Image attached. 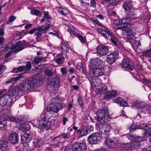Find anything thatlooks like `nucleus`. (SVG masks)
Instances as JSON below:
<instances>
[{"mask_svg": "<svg viewBox=\"0 0 151 151\" xmlns=\"http://www.w3.org/2000/svg\"><path fill=\"white\" fill-rule=\"evenodd\" d=\"M144 137H151V130H145L143 133Z\"/></svg>", "mask_w": 151, "mask_h": 151, "instance_id": "52", "label": "nucleus"}, {"mask_svg": "<svg viewBox=\"0 0 151 151\" xmlns=\"http://www.w3.org/2000/svg\"><path fill=\"white\" fill-rule=\"evenodd\" d=\"M122 67L125 71H134V68L131 65L129 60L127 59H124L122 63Z\"/></svg>", "mask_w": 151, "mask_h": 151, "instance_id": "13", "label": "nucleus"}, {"mask_svg": "<svg viewBox=\"0 0 151 151\" xmlns=\"http://www.w3.org/2000/svg\"><path fill=\"white\" fill-rule=\"evenodd\" d=\"M27 63L26 65L25 66V70L27 71H29L31 68V63L29 61L27 62Z\"/></svg>", "mask_w": 151, "mask_h": 151, "instance_id": "54", "label": "nucleus"}, {"mask_svg": "<svg viewBox=\"0 0 151 151\" xmlns=\"http://www.w3.org/2000/svg\"><path fill=\"white\" fill-rule=\"evenodd\" d=\"M70 133L68 132L66 133H63L58 136L60 138H62L64 139L68 138L70 136Z\"/></svg>", "mask_w": 151, "mask_h": 151, "instance_id": "53", "label": "nucleus"}, {"mask_svg": "<svg viewBox=\"0 0 151 151\" xmlns=\"http://www.w3.org/2000/svg\"><path fill=\"white\" fill-rule=\"evenodd\" d=\"M114 101L115 102L119 104L121 106L126 107L128 105L127 101L120 97L117 98L115 99Z\"/></svg>", "mask_w": 151, "mask_h": 151, "instance_id": "28", "label": "nucleus"}, {"mask_svg": "<svg viewBox=\"0 0 151 151\" xmlns=\"http://www.w3.org/2000/svg\"><path fill=\"white\" fill-rule=\"evenodd\" d=\"M128 36L127 38H128V40H131L132 39H133L135 38V32H134V29H128Z\"/></svg>", "mask_w": 151, "mask_h": 151, "instance_id": "37", "label": "nucleus"}, {"mask_svg": "<svg viewBox=\"0 0 151 151\" xmlns=\"http://www.w3.org/2000/svg\"><path fill=\"white\" fill-rule=\"evenodd\" d=\"M147 105V104L145 102H134L132 104V107L136 109H142V111Z\"/></svg>", "mask_w": 151, "mask_h": 151, "instance_id": "25", "label": "nucleus"}, {"mask_svg": "<svg viewBox=\"0 0 151 151\" xmlns=\"http://www.w3.org/2000/svg\"><path fill=\"white\" fill-rule=\"evenodd\" d=\"M133 142L131 143L132 149H138L140 147V142L144 140L141 137L136 136Z\"/></svg>", "mask_w": 151, "mask_h": 151, "instance_id": "15", "label": "nucleus"}, {"mask_svg": "<svg viewBox=\"0 0 151 151\" xmlns=\"http://www.w3.org/2000/svg\"><path fill=\"white\" fill-rule=\"evenodd\" d=\"M107 87L104 85H103L100 88H96L95 91L97 93L102 94L104 93L107 91Z\"/></svg>", "mask_w": 151, "mask_h": 151, "instance_id": "33", "label": "nucleus"}, {"mask_svg": "<svg viewBox=\"0 0 151 151\" xmlns=\"http://www.w3.org/2000/svg\"><path fill=\"white\" fill-rule=\"evenodd\" d=\"M7 142L5 141H0V151H5L8 147Z\"/></svg>", "mask_w": 151, "mask_h": 151, "instance_id": "35", "label": "nucleus"}, {"mask_svg": "<svg viewBox=\"0 0 151 151\" xmlns=\"http://www.w3.org/2000/svg\"><path fill=\"white\" fill-rule=\"evenodd\" d=\"M119 53L118 51H115L108 55L106 57L107 62L110 64L114 63L118 58Z\"/></svg>", "mask_w": 151, "mask_h": 151, "instance_id": "14", "label": "nucleus"}, {"mask_svg": "<svg viewBox=\"0 0 151 151\" xmlns=\"http://www.w3.org/2000/svg\"><path fill=\"white\" fill-rule=\"evenodd\" d=\"M104 61L98 58H93L89 62L88 68L89 69L97 68V66H104Z\"/></svg>", "mask_w": 151, "mask_h": 151, "instance_id": "7", "label": "nucleus"}, {"mask_svg": "<svg viewBox=\"0 0 151 151\" xmlns=\"http://www.w3.org/2000/svg\"><path fill=\"white\" fill-rule=\"evenodd\" d=\"M6 113V110H2L0 111V130H5L6 128L7 125L3 124V122L5 121L4 120L3 116V114Z\"/></svg>", "mask_w": 151, "mask_h": 151, "instance_id": "21", "label": "nucleus"}, {"mask_svg": "<svg viewBox=\"0 0 151 151\" xmlns=\"http://www.w3.org/2000/svg\"><path fill=\"white\" fill-rule=\"evenodd\" d=\"M6 69V68L5 65H0V71L4 72Z\"/></svg>", "mask_w": 151, "mask_h": 151, "instance_id": "64", "label": "nucleus"}, {"mask_svg": "<svg viewBox=\"0 0 151 151\" xmlns=\"http://www.w3.org/2000/svg\"><path fill=\"white\" fill-rule=\"evenodd\" d=\"M88 76L91 86L94 89L96 86H98L101 83L102 81L100 78H95L92 75L88 74Z\"/></svg>", "mask_w": 151, "mask_h": 151, "instance_id": "11", "label": "nucleus"}, {"mask_svg": "<svg viewBox=\"0 0 151 151\" xmlns=\"http://www.w3.org/2000/svg\"><path fill=\"white\" fill-rule=\"evenodd\" d=\"M104 73V70L103 68L97 67L89 69L88 74L92 75L96 77L102 76Z\"/></svg>", "mask_w": 151, "mask_h": 151, "instance_id": "12", "label": "nucleus"}, {"mask_svg": "<svg viewBox=\"0 0 151 151\" xmlns=\"http://www.w3.org/2000/svg\"><path fill=\"white\" fill-rule=\"evenodd\" d=\"M22 78V74H20L18 76L12 78L10 80H8L7 81L6 83V84H8L9 83L12 82L13 81H17L20 78Z\"/></svg>", "mask_w": 151, "mask_h": 151, "instance_id": "42", "label": "nucleus"}, {"mask_svg": "<svg viewBox=\"0 0 151 151\" xmlns=\"http://www.w3.org/2000/svg\"><path fill=\"white\" fill-rule=\"evenodd\" d=\"M12 98L11 95L5 94L0 98V105L2 106H8L11 105Z\"/></svg>", "mask_w": 151, "mask_h": 151, "instance_id": "5", "label": "nucleus"}, {"mask_svg": "<svg viewBox=\"0 0 151 151\" xmlns=\"http://www.w3.org/2000/svg\"><path fill=\"white\" fill-rule=\"evenodd\" d=\"M40 13V11L35 9H32L31 10L30 13L32 15H35L36 16L38 15Z\"/></svg>", "mask_w": 151, "mask_h": 151, "instance_id": "47", "label": "nucleus"}, {"mask_svg": "<svg viewBox=\"0 0 151 151\" xmlns=\"http://www.w3.org/2000/svg\"><path fill=\"white\" fill-rule=\"evenodd\" d=\"M114 101L115 102L119 104L121 106L126 107L128 105L127 101L120 97L117 98L115 99Z\"/></svg>", "mask_w": 151, "mask_h": 151, "instance_id": "29", "label": "nucleus"}, {"mask_svg": "<svg viewBox=\"0 0 151 151\" xmlns=\"http://www.w3.org/2000/svg\"><path fill=\"white\" fill-rule=\"evenodd\" d=\"M77 102L78 104L80 106L82 109L84 106V101L83 98L82 96H79L78 97Z\"/></svg>", "mask_w": 151, "mask_h": 151, "instance_id": "44", "label": "nucleus"}, {"mask_svg": "<svg viewBox=\"0 0 151 151\" xmlns=\"http://www.w3.org/2000/svg\"><path fill=\"white\" fill-rule=\"evenodd\" d=\"M3 110H6V113H5L3 114V116L4 118V120L5 121H9V122H15L16 123L19 124V123H18L17 121L18 119L17 120L14 116H11L8 115V114L10 113V110L9 109H4Z\"/></svg>", "mask_w": 151, "mask_h": 151, "instance_id": "19", "label": "nucleus"}, {"mask_svg": "<svg viewBox=\"0 0 151 151\" xmlns=\"http://www.w3.org/2000/svg\"><path fill=\"white\" fill-rule=\"evenodd\" d=\"M44 13V16L43 17H45L48 19H51V17L49 15V12L47 11H44L43 12Z\"/></svg>", "mask_w": 151, "mask_h": 151, "instance_id": "57", "label": "nucleus"}, {"mask_svg": "<svg viewBox=\"0 0 151 151\" xmlns=\"http://www.w3.org/2000/svg\"><path fill=\"white\" fill-rule=\"evenodd\" d=\"M62 58H57L55 61L58 64H60L62 63Z\"/></svg>", "mask_w": 151, "mask_h": 151, "instance_id": "63", "label": "nucleus"}, {"mask_svg": "<svg viewBox=\"0 0 151 151\" xmlns=\"http://www.w3.org/2000/svg\"><path fill=\"white\" fill-rule=\"evenodd\" d=\"M51 118L49 112L42 113L38 118V128L42 130H48L50 129L52 124Z\"/></svg>", "mask_w": 151, "mask_h": 151, "instance_id": "2", "label": "nucleus"}, {"mask_svg": "<svg viewBox=\"0 0 151 151\" xmlns=\"http://www.w3.org/2000/svg\"><path fill=\"white\" fill-rule=\"evenodd\" d=\"M43 60V58L42 57L37 56L34 58V62L36 64H38L40 61H41Z\"/></svg>", "mask_w": 151, "mask_h": 151, "instance_id": "49", "label": "nucleus"}, {"mask_svg": "<svg viewBox=\"0 0 151 151\" xmlns=\"http://www.w3.org/2000/svg\"><path fill=\"white\" fill-rule=\"evenodd\" d=\"M122 150H128L132 149L131 143L123 144L121 146Z\"/></svg>", "mask_w": 151, "mask_h": 151, "instance_id": "39", "label": "nucleus"}, {"mask_svg": "<svg viewBox=\"0 0 151 151\" xmlns=\"http://www.w3.org/2000/svg\"><path fill=\"white\" fill-rule=\"evenodd\" d=\"M117 93L116 91H108L105 94L104 98L105 99H108L113 97H115Z\"/></svg>", "mask_w": 151, "mask_h": 151, "instance_id": "31", "label": "nucleus"}, {"mask_svg": "<svg viewBox=\"0 0 151 151\" xmlns=\"http://www.w3.org/2000/svg\"><path fill=\"white\" fill-rule=\"evenodd\" d=\"M151 129V124H145L141 122L140 124V129Z\"/></svg>", "mask_w": 151, "mask_h": 151, "instance_id": "41", "label": "nucleus"}, {"mask_svg": "<svg viewBox=\"0 0 151 151\" xmlns=\"http://www.w3.org/2000/svg\"><path fill=\"white\" fill-rule=\"evenodd\" d=\"M121 21V20H114L113 21V23L117 25H121L122 26Z\"/></svg>", "mask_w": 151, "mask_h": 151, "instance_id": "62", "label": "nucleus"}, {"mask_svg": "<svg viewBox=\"0 0 151 151\" xmlns=\"http://www.w3.org/2000/svg\"><path fill=\"white\" fill-rule=\"evenodd\" d=\"M104 28L105 29L99 28L98 29L99 32L104 37L108 38L109 36L110 35L111 33L112 32L109 31L108 29H109L106 27H105V28Z\"/></svg>", "mask_w": 151, "mask_h": 151, "instance_id": "24", "label": "nucleus"}, {"mask_svg": "<svg viewBox=\"0 0 151 151\" xmlns=\"http://www.w3.org/2000/svg\"><path fill=\"white\" fill-rule=\"evenodd\" d=\"M76 69L79 70V71L83 74L86 76V73L83 68V65L81 62H78L76 66Z\"/></svg>", "mask_w": 151, "mask_h": 151, "instance_id": "36", "label": "nucleus"}, {"mask_svg": "<svg viewBox=\"0 0 151 151\" xmlns=\"http://www.w3.org/2000/svg\"><path fill=\"white\" fill-rule=\"evenodd\" d=\"M86 127L88 130L89 134L93 132L94 129V127L91 125H87Z\"/></svg>", "mask_w": 151, "mask_h": 151, "instance_id": "51", "label": "nucleus"}, {"mask_svg": "<svg viewBox=\"0 0 151 151\" xmlns=\"http://www.w3.org/2000/svg\"><path fill=\"white\" fill-rule=\"evenodd\" d=\"M44 140L42 138L37 137L35 138L34 141V145L37 147H40L43 144Z\"/></svg>", "mask_w": 151, "mask_h": 151, "instance_id": "26", "label": "nucleus"}, {"mask_svg": "<svg viewBox=\"0 0 151 151\" xmlns=\"http://www.w3.org/2000/svg\"><path fill=\"white\" fill-rule=\"evenodd\" d=\"M51 109L53 111L57 112L62 108V104L59 103L55 102L52 105Z\"/></svg>", "mask_w": 151, "mask_h": 151, "instance_id": "30", "label": "nucleus"}, {"mask_svg": "<svg viewBox=\"0 0 151 151\" xmlns=\"http://www.w3.org/2000/svg\"><path fill=\"white\" fill-rule=\"evenodd\" d=\"M16 19V17L14 16H10L9 17V20L7 21V23L13 22Z\"/></svg>", "mask_w": 151, "mask_h": 151, "instance_id": "58", "label": "nucleus"}, {"mask_svg": "<svg viewBox=\"0 0 151 151\" xmlns=\"http://www.w3.org/2000/svg\"><path fill=\"white\" fill-rule=\"evenodd\" d=\"M22 139L25 142H28L32 139V137L29 133L25 132L22 136Z\"/></svg>", "mask_w": 151, "mask_h": 151, "instance_id": "32", "label": "nucleus"}, {"mask_svg": "<svg viewBox=\"0 0 151 151\" xmlns=\"http://www.w3.org/2000/svg\"><path fill=\"white\" fill-rule=\"evenodd\" d=\"M101 135L98 132L93 133L90 135L88 138L89 143L95 144L98 143L101 139Z\"/></svg>", "mask_w": 151, "mask_h": 151, "instance_id": "8", "label": "nucleus"}, {"mask_svg": "<svg viewBox=\"0 0 151 151\" xmlns=\"http://www.w3.org/2000/svg\"><path fill=\"white\" fill-rule=\"evenodd\" d=\"M140 129V124L139 125H137L133 124L128 128V129L129 130L130 132L134 131L136 129Z\"/></svg>", "mask_w": 151, "mask_h": 151, "instance_id": "43", "label": "nucleus"}, {"mask_svg": "<svg viewBox=\"0 0 151 151\" xmlns=\"http://www.w3.org/2000/svg\"><path fill=\"white\" fill-rule=\"evenodd\" d=\"M127 17L129 18L130 19L135 18L136 16V13L135 12L133 11L131 12L129 11H127L126 12Z\"/></svg>", "mask_w": 151, "mask_h": 151, "instance_id": "40", "label": "nucleus"}, {"mask_svg": "<svg viewBox=\"0 0 151 151\" xmlns=\"http://www.w3.org/2000/svg\"><path fill=\"white\" fill-rule=\"evenodd\" d=\"M105 140L104 142L105 146L109 148H114L117 146L119 142L115 139H113L109 137V136L105 137Z\"/></svg>", "mask_w": 151, "mask_h": 151, "instance_id": "9", "label": "nucleus"}, {"mask_svg": "<svg viewBox=\"0 0 151 151\" xmlns=\"http://www.w3.org/2000/svg\"><path fill=\"white\" fill-rule=\"evenodd\" d=\"M58 137H56L53 138V144L52 145L51 148L52 149L53 148H56L59 146V145L61 143V142L59 140L55 139L56 138H57Z\"/></svg>", "mask_w": 151, "mask_h": 151, "instance_id": "38", "label": "nucleus"}, {"mask_svg": "<svg viewBox=\"0 0 151 151\" xmlns=\"http://www.w3.org/2000/svg\"><path fill=\"white\" fill-rule=\"evenodd\" d=\"M96 116L95 119L98 122L103 123H107L110 119L109 111L107 108H104L97 111L96 113Z\"/></svg>", "mask_w": 151, "mask_h": 151, "instance_id": "3", "label": "nucleus"}, {"mask_svg": "<svg viewBox=\"0 0 151 151\" xmlns=\"http://www.w3.org/2000/svg\"><path fill=\"white\" fill-rule=\"evenodd\" d=\"M142 112H144L145 113H151V106H149L147 104L145 107L144 109L142 110Z\"/></svg>", "mask_w": 151, "mask_h": 151, "instance_id": "50", "label": "nucleus"}, {"mask_svg": "<svg viewBox=\"0 0 151 151\" xmlns=\"http://www.w3.org/2000/svg\"><path fill=\"white\" fill-rule=\"evenodd\" d=\"M19 122L20 124V130L23 131H28L30 129V126L27 123L22 124L19 121Z\"/></svg>", "mask_w": 151, "mask_h": 151, "instance_id": "34", "label": "nucleus"}, {"mask_svg": "<svg viewBox=\"0 0 151 151\" xmlns=\"http://www.w3.org/2000/svg\"><path fill=\"white\" fill-rule=\"evenodd\" d=\"M40 81L36 78H32L31 81H28L27 82L22 83L19 88H14L12 91L13 96H19L22 95L27 91L36 87L38 86Z\"/></svg>", "mask_w": 151, "mask_h": 151, "instance_id": "1", "label": "nucleus"}, {"mask_svg": "<svg viewBox=\"0 0 151 151\" xmlns=\"http://www.w3.org/2000/svg\"><path fill=\"white\" fill-rule=\"evenodd\" d=\"M63 9L62 7H60L58 9V12L60 14H62L63 16H65L66 14L63 11Z\"/></svg>", "mask_w": 151, "mask_h": 151, "instance_id": "61", "label": "nucleus"}, {"mask_svg": "<svg viewBox=\"0 0 151 151\" xmlns=\"http://www.w3.org/2000/svg\"><path fill=\"white\" fill-rule=\"evenodd\" d=\"M122 6L125 12L130 10L132 8V2L130 1H127L124 2Z\"/></svg>", "mask_w": 151, "mask_h": 151, "instance_id": "27", "label": "nucleus"}, {"mask_svg": "<svg viewBox=\"0 0 151 151\" xmlns=\"http://www.w3.org/2000/svg\"><path fill=\"white\" fill-rule=\"evenodd\" d=\"M109 36L111 37L110 40L113 45H114L116 47L120 48V46L119 45V40L117 39L113 32H111Z\"/></svg>", "mask_w": 151, "mask_h": 151, "instance_id": "22", "label": "nucleus"}, {"mask_svg": "<svg viewBox=\"0 0 151 151\" xmlns=\"http://www.w3.org/2000/svg\"><path fill=\"white\" fill-rule=\"evenodd\" d=\"M60 81L57 78H53L51 81L48 83V86L51 88V90L53 91L56 90L59 86Z\"/></svg>", "mask_w": 151, "mask_h": 151, "instance_id": "17", "label": "nucleus"}, {"mask_svg": "<svg viewBox=\"0 0 151 151\" xmlns=\"http://www.w3.org/2000/svg\"><path fill=\"white\" fill-rule=\"evenodd\" d=\"M75 36L82 43H86V40L85 37H83L82 35L78 33L76 34Z\"/></svg>", "mask_w": 151, "mask_h": 151, "instance_id": "45", "label": "nucleus"}, {"mask_svg": "<svg viewBox=\"0 0 151 151\" xmlns=\"http://www.w3.org/2000/svg\"><path fill=\"white\" fill-rule=\"evenodd\" d=\"M142 55L149 57H151V48L142 52Z\"/></svg>", "mask_w": 151, "mask_h": 151, "instance_id": "46", "label": "nucleus"}, {"mask_svg": "<svg viewBox=\"0 0 151 151\" xmlns=\"http://www.w3.org/2000/svg\"><path fill=\"white\" fill-rule=\"evenodd\" d=\"M27 42H26L25 40H23L22 41H19L17 42L15 44L17 47H20L22 45L23 46L26 45Z\"/></svg>", "mask_w": 151, "mask_h": 151, "instance_id": "48", "label": "nucleus"}, {"mask_svg": "<svg viewBox=\"0 0 151 151\" xmlns=\"http://www.w3.org/2000/svg\"><path fill=\"white\" fill-rule=\"evenodd\" d=\"M93 22L99 26L105 28V26H104L98 20L96 19H93Z\"/></svg>", "mask_w": 151, "mask_h": 151, "instance_id": "60", "label": "nucleus"}, {"mask_svg": "<svg viewBox=\"0 0 151 151\" xmlns=\"http://www.w3.org/2000/svg\"><path fill=\"white\" fill-rule=\"evenodd\" d=\"M96 50L97 55L99 56H105L109 53L108 47L103 45L98 46L96 48Z\"/></svg>", "mask_w": 151, "mask_h": 151, "instance_id": "10", "label": "nucleus"}, {"mask_svg": "<svg viewBox=\"0 0 151 151\" xmlns=\"http://www.w3.org/2000/svg\"><path fill=\"white\" fill-rule=\"evenodd\" d=\"M108 14L109 17L114 16L116 15V13L115 12L109 9L108 11Z\"/></svg>", "mask_w": 151, "mask_h": 151, "instance_id": "59", "label": "nucleus"}, {"mask_svg": "<svg viewBox=\"0 0 151 151\" xmlns=\"http://www.w3.org/2000/svg\"><path fill=\"white\" fill-rule=\"evenodd\" d=\"M73 128L76 130L77 133H79V136L80 137L85 136L87 134H89V133L88 132V131L86 127H81L79 129H78V127L75 126H73Z\"/></svg>", "mask_w": 151, "mask_h": 151, "instance_id": "18", "label": "nucleus"}, {"mask_svg": "<svg viewBox=\"0 0 151 151\" xmlns=\"http://www.w3.org/2000/svg\"><path fill=\"white\" fill-rule=\"evenodd\" d=\"M45 73L47 75L51 76L53 75V73L48 69H46L45 71Z\"/></svg>", "mask_w": 151, "mask_h": 151, "instance_id": "56", "label": "nucleus"}, {"mask_svg": "<svg viewBox=\"0 0 151 151\" xmlns=\"http://www.w3.org/2000/svg\"><path fill=\"white\" fill-rule=\"evenodd\" d=\"M104 124L101 122H98L96 123V127L98 130H99L102 134L106 136L105 137H106L110 134L109 131L111 127L109 125Z\"/></svg>", "mask_w": 151, "mask_h": 151, "instance_id": "4", "label": "nucleus"}, {"mask_svg": "<svg viewBox=\"0 0 151 151\" xmlns=\"http://www.w3.org/2000/svg\"><path fill=\"white\" fill-rule=\"evenodd\" d=\"M121 20L122 26L118 27V29H121L122 28H128L130 27L131 26V21L129 18L127 17L126 18Z\"/></svg>", "mask_w": 151, "mask_h": 151, "instance_id": "20", "label": "nucleus"}, {"mask_svg": "<svg viewBox=\"0 0 151 151\" xmlns=\"http://www.w3.org/2000/svg\"><path fill=\"white\" fill-rule=\"evenodd\" d=\"M8 139L11 143H16L18 142L19 140L18 135L17 133L13 132L10 135Z\"/></svg>", "mask_w": 151, "mask_h": 151, "instance_id": "23", "label": "nucleus"}, {"mask_svg": "<svg viewBox=\"0 0 151 151\" xmlns=\"http://www.w3.org/2000/svg\"><path fill=\"white\" fill-rule=\"evenodd\" d=\"M68 31L70 33L71 36L73 37V36H75L76 33L74 29L70 28L67 29Z\"/></svg>", "mask_w": 151, "mask_h": 151, "instance_id": "55", "label": "nucleus"}, {"mask_svg": "<svg viewBox=\"0 0 151 151\" xmlns=\"http://www.w3.org/2000/svg\"><path fill=\"white\" fill-rule=\"evenodd\" d=\"M60 45V49L63 55L66 54L68 52L70 49L68 42L63 40L62 41Z\"/></svg>", "mask_w": 151, "mask_h": 151, "instance_id": "16", "label": "nucleus"}, {"mask_svg": "<svg viewBox=\"0 0 151 151\" xmlns=\"http://www.w3.org/2000/svg\"><path fill=\"white\" fill-rule=\"evenodd\" d=\"M12 98L11 95L5 94L0 98V105L2 106H8L11 105Z\"/></svg>", "mask_w": 151, "mask_h": 151, "instance_id": "6", "label": "nucleus"}]
</instances>
